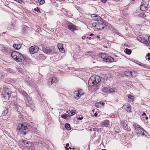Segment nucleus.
<instances>
[{
	"label": "nucleus",
	"instance_id": "obj_4",
	"mask_svg": "<svg viewBox=\"0 0 150 150\" xmlns=\"http://www.w3.org/2000/svg\"><path fill=\"white\" fill-rule=\"evenodd\" d=\"M2 93L3 96L5 99H8L11 96V91L9 88L4 86L3 89Z\"/></svg>",
	"mask_w": 150,
	"mask_h": 150
},
{
	"label": "nucleus",
	"instance_id": "obj_44",
	"mask_svg": "<svg viewBox=\"0 0 150 150\" xmlns=\"http://www.w3.org/2000/svg\"><path fill=\"white\" fill-rule=\"evenodd\" d=\"M17 71L20 72L22 73V69L21 68H19L17 69Z\"/></svg>",
	"mask_w": 150,
	"mask_h": 150
},
{
	"label": "nucleus",
	"instance_id": "obj_42",
	"mask_svg": "<svg viewBox=\"0 0 150 150\" xmlns=\"http://www.w3.org/2000/svg\"><path fill=\"white\" fill-rule=\"evenodd\" d=\"M147 56L148 57V60H150V53H148L147 54Z\"/></svg>",
	"mask_w": 150,
	"mask_h": 150
},
{
	"label": "nucleus",
	"instance_id": "obj_45",
	"mask_svg": "<svg viewBox=\"0 0 150 150\" xmlns=\"http://www.w3.org/2000/svg\"><path fill=\"white\" fill-rule=\"evenodd\" d=\"M99 129L96 128H94L93 129V131H97Z\"/></svg>",
	"mask_w": 150,
	"mask_h": 150
},
{
	"label": "nucleus",
	"instance_id": "obj_18",
	"mask_svg": "<svg viewBox=\"0 0 150 150\" xmlns=\"http://www.w3.org/2000/svg\"><path fill=\"white\" fill-rule=\"evenodd\" d=\"M8 50V48L6 47L3 45L0 44V50L1 51L6 52Z\"/></svg>",
	"mask_w": 150,
	"mask_h": 150
},
{
	"label": "nucleus",
	"instance_id": "obj_58",
	"mask_svg": "<svg viewBox=\"0 0 150 150\" xmlns=\"http://www.w3.org/2000/svg\"><path fill=\"white\" fill-rule=\"evenodd\" d=\"M73 150H74V148H73Z\"/></svg>",
	"mask_w": 150,
	"mask_h": 150
},
{
	"label": "nucleus",
	"instance_id": "obj_36",
	"mask_svg": "<svg viewBox=\"0 0 150 150\" xmlns=\"http://www.w3.org/2000/svg\"><path fill=\"white\" fill-rule=\"evenodd\" d=\"M45 3V0H40V1L39 2V5H42L44 4Z\"/></svg>",
	"mask_w": 150,
	"mask_h": 150
},
{
	"label": "nucleus",
	"instance_id": "obj_7",
	"mask_svg": "<svg viewBox=\"0 0 150 150\" xmlns=\"http://www.w3.org/2000/svg\"><path fill=\"white\" fill-rule=\"evenodd\" d=\"M134 129L135 132L137 134H141L142 135L144 134V132L145 131L139 125L134 126Z\"/></svg>",
	"mask_w": 150,
	"mask_h": 150
},
{
	"label": "nucleus",
	"instance_id": "obj_39",
	"mask_svg": "<svg viewBox=\"0 0 150 150\" xmlns=\"http://www.w3.org/2000/svg\"><path fill=\"white\" fill-rule=\"evenodd\" d=\"M98 23L97 24V25L96 26V27H95V28L98 30H100V28L99 27Z\"/></svg>",
	"mask_w": 150,
	"mask_h": 150
},
{
	"label": "nucleus",
	"instance_id": "obj_1",
	"mask_svg": "<svg viewBox=\"0 0 150 150\" xmlns=\"http://www.w3.org/2000/svg\"><path fill=\"white\" fill-rule=\"evenodd\" d=\"M28 127L29 125L27 123L25 122L23 124H20L18 125L17 130L22 134H26L28 131Z\"/></svg>",
	"mask_w": 150,
	"mask_h": 150
},
{
	"label": "nucleus",
	"instance_id": "obj_35",
	"mask_svg": "<svg viewBox=\"0 0 150 150\" xmlns=\"http://www.w3.org/2000/svg\"><path fill=\"white\" fill-rule=\"evenodd\" d=\"M76 93H79V94H81V96H82L83 95V93L81 91V90L80 91H76Z\"/></svg>",
	"mask_w": 150,
	"mask_h": 150
},
{
	"label": "nucleus",
	"instance_id": "obj_27",
	"mask_svg": "<svg viewBox=\"0 0 150 150\" xmlns=\"http://www.w3.org/2000/svg\"><path fill=\"white\" fill-rule=\"evenodd\" d=\"M125 52L128 54H130L131 53V51L130 49H128L127 48L125 49Z\"/></svg>",
	"mask_w": 150,
	"mask_h": 150
},
{
	"label": "nucleus",
	"instance_id": "obj_2",
	"mask_svg": "<svg viewBox=\"0 0 150 150\" xmlns=\"http://www.w3.org/2000/svg\"><path fill=\"white\" fill-rule=\"evenodd\" d=\"M13 59L17 62H22L24 60L23 56L21 53L17 51H14L11 53Z\"/></svg>",
	"mask_w": 150,
	"mask_h": 150
},
{
	"label": "nucleus",
	"instance_id": "obj_43",
	"mask_svg": "<svg viewBox=\"0 0 150 150\" xmlns=\"http://www.w3.org/2000/svg\"><path fill=\"white\" fill-rule=\"evenodd\" d=\"M34 10L35 11H38V12L39 11V8H38V7H37L36 8H34Z\"/></svg>",
	"mask_w": 150,
	"mask_h": 150
},
{
	"label": "nucleus",
	"instance_id": "obj_56",
	"mask_svg": "<svg viewBox=\"0 0 150 150\" xmlns=\"http://www.w3.org/2000/svg\"><path fill=\"white\" fill-rule=\"evenodd\" d=\"M146 120H147V119H148V117H146Z\"/></svg>",
	"mask_w": 150,
	"mask_h": 150
},
{
	"label": "nucleus",
	"instance_id": "obj_55",
	"mask_svg": "<svg viewBox=\"0 0 150 150\" xmlns=\"http://www.w3.org/2000/svg\"><path fill=\"white\" fill-rule=\"evenodd\" d=\"M87 38H88V39H89V40H91V37H87Z\"/></svg>",
	"mask_w": 150,
	"mask_h": 150
},
{
	"label": "nucleus",
	"instance_id": "obj_31",
	"mask_svg": "<svg viewBox=\"0 0 150 150\" xmlns=\"http://www.w3.org/2000/svg\"><path fill=\"white\" fill-rule=\"evenodd\" d=\"M61 117L62 118L64 119H66L67 117H69V116L68 114H64L63 115H62Z\"/></svg>",
	"mask_w": 150,
	"mask_h": 150
},
{
	"label": "nucleus",
	"instance_id": "obj_9",
	"mask_svg": "<svg viewBox=\"0 0 150 150\" xmlns=\"http://www.w3.org/2000/svg\"><path fill=\"white\" fill-rule=\"evenodd\" d=\"M39 47L37 46L30 47L29 49V52L31 54H34L37 52Z\"/></svg>",
	"mask_w": 150,
	"mask_h": 150
},
{
	"label": "nucleus",
	"instance_id": "obj_49",
	"mask_svg": "<svg viewBox=\"0 0 150 150\" xmlns=\"http://www.w3.org/2000/svg\"><path fill=\"white\" fill-rule=\"evenodd\" d=\"M138 62V63H137V64L139 65H140V66H142L141 64H142V63H140V62Z\"/></svg>",
	"mask_w": 150,
	"mask_h": 150
},
{
	"label": "nucleus",
	"instance_id": "obj_57",
	"mask_svg": "<svg viewBox=\"0 0 150 150\" xmlns=\"http://www.w3.org/2000/svg\"><path fill=\"white\" fill-rule=\"evenodd\" d=\"M69 149H71V147H69Z\"/></svg>",
	"mask_w": 150,
	"mask_h": 150
},
{
	"label": "nucleus",
	"instance_id": "obj_6",
	"mask_svg": "<svg viewBox=\"0 0 150 150\" xmlns=\"http://www.w3.org/2000/svg\"><path fill=\"white\" fill-rule=\"evenodd\" d=\"M42 50L45 53L47 54H53L55 53L54 48L53 47H46L45 48H43Z\"/></svg>",
	"mask_w": 150,
	"mask_h": 150
},
{
	"label": "nucleus",
	"instance_id": "obj_24",
	"mask_svg": "<svg viewBox=\"0 0 150 150\" xmlns=\"http://www.w3.org/2000/svg\"><path fill=\"white\" fill-rule=\"evenodd\" d=\"M21 45L19 44H14L13 45V47L14 48L17 50L20 49L21 47Z\"/></svg>",
	"mask_w": 150,
	"mask_h": 150
},
{
	"label": "nucleus",
	"instance_id": "obj_20",
	"mask_svg": "<svg viewBox=\"0 0 150 150\" xmlns=\"http://www.w3.org/2000/svg\"><path fill=\"white\" fill-rule=\"evenodd\" d=\"M137 39L139 41L143 43L144 44H146L147 41L144 38H142L141 37H138Z\"/></svg>",
	"mask_w": 150,
	"mask_h": 150
},
{
	"label": "nucleus",
	"instance_id": "obj_19",
	"mask_svg": "<svg viewBox=\"0 0 150 150\" xmlns=\"http://www.w3.org/2000/svg\"><path fill=\"white\" fill-rule=\"evenodd\" d=\"M134 73V71H133L132 72H131L130 71H125V74L127 76H131L132 77L133 76L132 74Z\"/></svg>",
	"mask_w": 150,
	"mask_h": 150
},
{
	"label": "nucleus",
	"instance_id": "obj_37",
	"mask_svg": "<svg viewBox=\"0 0 150 150\" xmlns=\"http://www.w3.org/2000/svg\"><path fill=\"white\" fill-rule=\"evenodd\" d=\"M52 81H50V78L49 79V81H48V82H47L48 84L49 85H51L52 84Z\"/></svg>",
	"mask_w": 150,
	"mask_h": 150
},
{
	"label": "nucleus",
	"instance_id": "obj_53",
	"mask_svg": "<svg viewBox=\"0 0 150 150\" xmlns=\"http://www.w3.org/2000/svg\"><path fill=\"white\" fill-rule=\"evenodd\" d=\"M93 35H94L93 34H92V33L90 34V36H93Z\"/></svg>",
	"mask_w": 150,
	"mask_h": 150
},
{
	"label": "nucleus",
	"instance_id": "obj_50",
	"mask_svg": "<svg viewBox=\"0 0 150 150\" xmlns=\"http://www.w3.org/2000/svg\"><path fill=\"white\" fill-rule=\"evenodd\" d=\"M101 0L102 1V2L103 3H105L107 1V0Z\"/></svg>",
	"mask_w": 150,
	"mask_h": 150
},
{
	"label": "nucleus",
	"instance_id": "obj_25",
	"mask_svg": "<svg viewBox=\"0 0 150 150\" xmlns=\"http://www.w3.org/2000/svg\"><path fill=\"white\" fill-rule=\"evenodd\" d=\"M75 98L76 99H79L81 96V94H80L76 93V91L75 92Z\"/></svg>",
	"mask_w": 150,
	"mask_h": 150
},
{
	"label": "nucleus",
	"instance_id": "obj_14",
	"mask_svg": "<svg viewBox=\"0 0 150 150\" xmlns=\"http://www.w3.org/2000/svg\"><path fill=\"white\" fill-rule=\"evenodd\" d=\"M102 125L105 127H110L109 121L106 120L101 122Z\"/></svg>",
	"mask_w": 150,
	"mask_h": 150
},
{
	"label": "nucleus",
	"instance_id": "obj_38",
	"mask_svg": "<svg viewBox=\"0 0 150 150\" xmlns=\"http://www.w3.org/2000/svg\"><path fill=\"white\" fill-rule=\"evenodd\" d=\"M115 92L114 89L113 88H111L109 90V92L110 93H113Z\"/></svg>",
	"mask_w": 150,
	"mask_h": 150
},
{
	"label": "nucleus",
	"instance_id": "obj_26",
	"mask_svg": "<svg viewBox=\"0 0 150 150\" xmlns=\"http://www.w3.org/2000/svg\"><path fill=\"white\" fill-rule=\"evenodd\" d=\"M65 126L66 128L68 130H69L71 129L70 125L69 124L66 123L65 124Z\"/></svg>",
	"mask_w": 150,
	"mask_h": 150
},
{
	"label": "nucleus",
	"instance_id": "obj_3",
	"mask_svg": "<svg viewBox=\"0 0 150 150\" xmlns=\"http://www.w3.org/2000/svg\"><path fill=\"white\" fill-rule=\"evenodd\" d=\"M100 81V76L97 75L91 76L89 79L88 83L90 86H92L99 83Z\"/></svg>",
	"mask_w": 150,
	"mask_h": 150
},
{
	"label": "nucleus",
	"instance_id": "obj_47",
	"mask_svg": "<svg viewBox=\"0 0 150 150\" xmlns=\"http://www.w3.org/2000/svg\"><path fill=\"white\" fill-rule=\"evenodd\" d=\"M98 113L97 112H96L94 114V115L95 117H96L97 116Z\"/></svg>",
	"mask_w": 150,
	"mask_h": 150
},
{
	"label": "nucleus",
	"instance_id": "obj_22",
	"mask_svg": "<svg viewBox=\"0 0 150 150\" xmlns=\"http://www.w3.org/2000/svg\"><path fill=\"white\" fill-rule=\"evenodd\" d=\"M104 104V103L103 102L101 103V102L96 103H95V105L97 108L101 107L102 105H103Z\"/></svg>",
	"mask_w": 150,
	"mask_h": 150
},
{
	"label": "nucleus",
	"instance_id": "obj_10",
	"mask_svg": "<svg viewBox=\"0 0 150 150\" xmlns=\"http://www.w3.org/2000/svg\"><path fill=\"white\" fill-rule=\"evenodd\" d=\"M107 23L106 21L102 19L100 22L98 23L99 27L100 30L103 29L107 25Z\"/></svg>",
	"mask_w": 150,
	"mask_h": 150
},
{
	"label": "nucleus",
	"instance_id": "obj_11",
	"mask_svg": "<svg viewBox=\"0 0 150 150\" xmlns=\"http://www.w3.org/2000/svg\"><path fill=\"white\" fill-rule=\"evenodd\" d=\"M91 17L94 20L98 21H101L102 20L101 18L99 16L95 14H92Z\"/></svg>",
	"mask_w": 150,
	"mask_h": 150
},
{
	"label": "nucleus",
	"instance_id": "obj_5",
	"mask_svg": "<svg viewBox=\"0 0 150 150\" xmlns=\"http://www.w3.org/2000/svg\"><path fill=\"white\" fill-rule=\"evenodd\" d=\"M150 8V4L149 0H143L140 5V9L145 11L147 8Z\"/></svg>",
	"mask_w": 150,
	"mask_h": 150
},
{
	"label": "nucleus",
	"instance_id": "obj_46",
	"mask_svg": "<svg viewBox=\"0 0 150 150\" xmlns=\"http://www.w3.org/2000/svg\"><path fill=\"white\" fill-rule=\"evenodd\" d=\"M40 0H36V3L37 4H38L40 2Z\"/></svg>",
	"mask_w": 150,
	"mask_h": 150
},
{
	"label": "nucleus",
	"instance_id": "obj_28",
	"mask_svg": "<svg viewBox=\"0 0 150 150\" xmlns=\"http://www.w3.org/2000/svg\"><path fill=\"white\" fill-rule=\"evenodd\" d=\"M50 81H52V83H56L57 82V79L54 78H50Z\"/></svg>",
	"mask_w": 150,
	"mask_h": 150
},
{
	"label": "nucleus",
	"instance_id": "obj_40",
	"mask_svg": "<svg viewBox=\"0 0 150 150\" xmlns=\"http://www.w3.org/2000/svg\"><path fill=\"white\" fill-rule=\"evenodd\" d=\"M97 23H94L92 24V26L93 28H95L96 27V25H97Z\"/></svg>",
	"mask_w": 150,
	"mask_h": 150
},
{
	"label": "nucleus",
	"instance_id": "obj_15",
	"mask_svg": "<svg viewBox=\"0 0 150 150\" xmlns=\"http://www.w3.org/2000/svg\"><path fill=\"white\" fill-rule=\"evenodd\" d=\"M57 47L59 51L62 53L64 52L65 50L63 47V45L61 43H59L57 45Z\"/></svg>",
	"mask_w": 150,
	"mask_h": 150
},
{
	"label": "nucleus",
	"instance_id": "obj_23",
	"mask_svg": "<svg viewBox=\"0 0 150 150\" xmlns=\"http://www.w3.org/2000/svg\"><path fill=\"white\" fill-rule=\"evenodd\" d=\"M100 56L101 58L103 59V61H105V59L107 58L108 55L106 54L103 53L101 54Z\"/></svg>",
	"mask_w": 150,
	"mask_h": 150
},
{
	"label": "nucleus",
	"instance_id": "obj_59",
	"mask_svg": "<svg viewBox=\"0 0 150 150\" xmlns=\"http://www.w3.org/2000/svg\"><path fill=\"white\" fill-rule=\"evenodd\" d=\"M104 88H105V87H103V89Z\"/></svg>",
	"mask_w": 150,
	"mask_h": 150
},
{
	"label": "nucleus",
	"instance_id": "obj_54",
	"mask_svg": "<svg viewBox=\"0 0 150 150\" xmlns=\"http://www.w3.org/2000/svg\"><path fill=\"white\" fill-rule=\"evenodd\" d=\"M148 40L149 41V42H150V36L148 37Z\"/></svg>",
	"mask_w": 150,
	"mask_h": 150
},
{
	"label": "nucleus",
	"instance_id": "obj_8",
	"mask_svg": "<svg viewBox=\"0 0 150 150\" xmlns=\"http://www.w3.org/2000/svg\"><path fill=\"white\" fill-rule=\"evenodd\" d=\"M21 144V145L23 147L27 148H30L32 145L31 142L27 140L22 141Z\"/></svg>",
	"mask_w": 150,
	"mask_h": 150
},
{
	"label": "nucleus",
	"instance_id": "obj_34",
	"mask_svg": "<svg viewBox=\"0 0 150 150\" xmlns=\"http://www.w3.org/2000/svg\"><path fill=\"white\" fill-rule=\"evenodd\" d=\"M128 97L129 99H132L133 100H134V97L133 96L131 95H129L128 96Z\"/></svg>",
	"mask_w": 150,
	"mask_h": 150
},
{
	"label": "nucleus",
	"instance_id": "obj_32",
	"mask_svg": "<svg viewBox=\"0 0 150 150\" xmlns=\"http://www.w3.org/2000/svg\"><path fill=\"white\" fill-rule=\"evenodd\" d=\"M7 112L8 111L7 109H6V110L3 111L2 113V115L4 116H5L7 114Z\"/></svg>",
	"mask_w": 150,
	"mask_h": 150
},
{
	"label": "nucleus",
	"instance_id": "obj_41",
	"mask_svg": "<svg viewBox=\"0 0 150 150\" xmlns=\"http://www.w3.org/2000/svg\"><path fill=\"white\" fill-rule=\"evenodd\" d=\"M69 143H67L66 144V146L65 147L66 149L67 150H68L69 149V148H68V147L69 146Z\"/></svg>",
	"mask_w": 150,
	"mask_h": 150
},
{
	"label": "nucleus",
	"instance_id": "obj_51",
	"mask_svg": "<svg viewBox=\"0 0 150 150\" xmlns=\"http://www.w3.org/2000/svg\"><path fill=\"white\" fill-rule=\"evenodd\" d=\"M83 119V117H79L78 118V120H82V119Z\"/></svg>",
	"mask_w": 150,
	"mask_h": 150
},
{
	"label": "nucleus",
	"instance_id": "obj_30",
	"mask_svg": "<svg viewBox=\"0 0 150 150\" xmlns=\"http://www.w3.org/2000/svg\"><path fill=\"white\" fill-rule=\"evenodd\" d=\"M14 104L16 106V108H17V110H19V108H20V106L19 105V103L16 102H15L14 103Z\"/></svg>",
	"mask_w": 150,
	"mask_h": 150
},
{
	"label": "nucleus",
	"instance_id": "obj_29",
	"mask_svg": "<svg viewBox=\"0 0 150 150\" xmlns=\"http://www.w3.org/2000/svg\"><path fill=\"white\" fill-rule=\"evenodd\" d=\"M25 97H27L28 96V95L24 91H23L21 93Z\"/></svg>",
	"mask_w": 150,
	"mask_h": 150
},
{
	"label": "nucleus",
	"instance_id": "obj_16",
	"mask_svg": "<svg viewBox=\"0 0 150 150\" xmlns=\"http://www.w3.org/2000/svg\"><path fill=\"white\" fill-rule=\"evenodd\" d=\"M105 61L106 62H112L114 61V59L113 58H112L110 56H108L106 59H105Z\"/></svg>",
	"mask_w": 150,
	"mask_h": 150
},
{
	"label": "nucleus",
	"instance_id": "obj_60",
	"mask_svg": "<svg viewBox=\"0 0 150 150\" xmlns=\"http://www.w3.org/2000/svg\"><path fill=\"white\" fill-rule=\"evenodd\" d=\"M92 111H93V112H94V110H92Z\"/></svg>",
	"mask_w": 150,
	"mask_h": 150
},
{
	"label": "nucleus",
	"instance_id": "obj_17",
	"mask_svg": "<svg viewBox=\"0 0 150 150\" xmlns=\"http://www.w3.org/2000/svg\"><path fill=\"white\" fill-rule=\"evenodd\" d=\"M76 111L75 110H72L71 111H67L66 112L68 113L69 116H72L75 114L76 113Z\"/></svg>",
	"mask_w": 150,
	"mask_h": 150
},
{
	"label": "nucleus",
	"instance_id": "obj_12",
	"mask_svg": "<svg viewBox=\"0 0 150 150\" xmlns=\"http://www.w3.org/2000/svg\"><path fill=\"white\" fill-rule=\"evenodd\" d=\"M68 29L71 31L74 32L75 30H77V27L74 25L70 23L68 26Z\"/></svg>",
	"mask_w": 150,
	"mask_h": 150
},
{
	"label": "nucleus",
	"instance_id": "obj_21",
	"mask_svg": "<svg viewBox=\"0 0 150 150\" xmlns=\"http://www.w3.org/2000/svg\"><path fill=\"white\" fill-rule=\"evenodd\" d=\"M25 100L26 103H27L29 104L31 103L32 101L31 98L28 95V97L25 98Z\"/></svg>",
	"mask_w": 150,
	"mask_h": 150
},
{
	"label": "nucleus",
	"instance_id": "obj_33",
	"mask_svg": "<svg viewBox=\"0 0 150 150\" xmlns=\"http://www.w3.org/2000/svg\"><path fill=\"white\" fill-rule=\"evenodd\" d=\"M141 66L143 67L144 68H146L147 69H149V67L146 64H141Z\"/></svg>",
	"mask_w": 150,
	"mask_h": 150
},
{
	"label": "nucleus",
	"instance_id": "obj_48",
	"mask_svg": "<svg viewBox=\"0 0 150 150\" xmlns=\"http://www.w3.org/2000/svg\"><path fill=\"white\" fill-rule=\"evenodd\" d=\"M88 54H86V55H90V54L92 52H88L87 53Z\"/></svg>",
	"mask_w": 150,
	"mask_h": 150
},
{
	"label": "nucleus",
	"instance_id": "obj_13",
	"mask_svg": "<svg viewBox=\"0 0 150 150\" xmlns=\"http://www.w3.org/2000/svg\"><path fill=\"white\" fill-rule=\"evenodd\" d=\"M123 108L126 110L127 112H131V106L130 104L127 103L124 105L122 107Z\"/></svg>",
	"mask_w": 150,
	"mask_h": 150
},
{
	"label": "nucleus",
	"instance_id": "obj_52",
	"mask_svg": "<svg viewBox=\"0 0 150 150\" xmlns=\"http://www.w3.org/2000/svg\"><path fill=\"white\" fill-rule=\"evenodd\" d=\"M145 115H146V113L144 112L143 113L142 115V116H144Z\"/></svg>",
	"mask_w": 150,
	"mask_h": 150
}]
</instances>
